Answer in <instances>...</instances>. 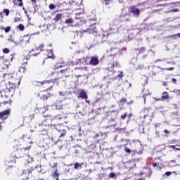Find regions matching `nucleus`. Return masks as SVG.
<instances>
[{
    "label": "nucleus",
    "mask_w": 180,
    "mask_h": 180,
    "mask_svg": "<svg viewBox=\"0 0 180 180\" xmlns=\"http://www.w3.org/2000/svg\"><path fill=\"white\" fill-rule=\"evenodd\" d=\"M1 66L3 68H9V65L8 63H3Z\"/></svg>",
    "instance_id": "nucleus-39"
},
{
    "label": "nucleus",
    "mask_w": 180,
    "mask_h": 180,
    "mask_svg": "<svg viewBox=\"0 0 180 180\" xmlns=\"http://www.w3.org/2000/svg\"><path fill=\"white\" fill-rule=\"evenodd\" d=\"M57 172H58V170L56 169L53 174L52 175V176L53 178H55V179L58 180V174Z\"/></svg>",
    "instance_id": "nucleus-29"
},
{
    "label": "nucleus",
    "mask_w": 180,
    "mask_h": 180,
    "mask_svg": "<svg viewBox=\"0 0 180 180\" xmlns=\"http://www.w3.org/2000/svg\"><path fill=\"white\" fill-rule=\"evenodd\" d=\"M54 127H56L58 131L60 132V135L59 137H65V134H67V131L65 129H58V127H61V124H54Z\"/></svg>",
    "instance_id": "nucleus-12"
},
{
    "label": "nucleus",
    "mask_w": 180,
    "mask_h": 180,
    "mask_svg": "<svg viewBox=\"0 0 180 180\" xmlns=\"http://www.w3.org/2000/svg\"><path fill=\"white\" fill-rule=\"evenodd\" d=\"M166 70H167V71H173L174 68H167Z\"/></svg>",
    "instance_id": "nucleus-50"
},
{
    "label": "nucleus",
    "mask_w": 180,
    "mask_h": 180,
    "mask_svg": "<svg viewBox=\"0 0 180 180\" xmlns=\"http://www.w3.org/2000/svg\"><path fill=\"white\" fill-rule=\"evenodd\" d=\"M44 117H45V119L43 120L41 124H39V127H47V126H53L56 124H53V122H54V120H56L57 118L56 117H53V116L51 115H44Z\"/></svg>",
    "instance_id": "nucleus-2"
},
{
    "label": "nucleus",
    "mask_w": 180,
    "mask_h": 180,
    "mask_svg": "<svg viewBox=\"0 0 180 180\" xmlns=\"http://www.w3.org/2000/svg\"><path fill=\"white\" fill-rule=\"evenodd\" d=\"M30 41V36H25L22 37L20 40L18 41V46H25L29 41Z\"/></svg>",
    "instance_id": "nucleus-6"
},
{
    "label": "nucleus",
    "mask_w": 180,
    "mask_h": 180,
    "mask_svg": "<svg viewBox=\"0 0 180 180\" xmlns=\"http://www.w3.org/2000/svg\"><path fill=\"white\" fill-rule=\"evenodd\" d=\"M77 11H79V12L77 11L76 13L77 15V18L80 19L82 22H84L85 20V16H86V14H85V12L84 11V9H77Z\"/></svg>",
    "instance_id": "nucleus-9"
},
{
    "label": "nucleus",
    "mask_w": 180,
    "mask_h": 180,
    "mask_svg": "<svg viewBox=\"0 0 180 180\" xmlns=\"http://www.w3.org/2000/svg\"><path fill=\"white\" fill-rule=\"evenodd\" d=\"M10 31H11V27H10V26L6 27L4 29L5 33H9Z\"/></svg>",
    "instance_id": "nucleus-38"
},
{
    "label": "nucleus",
    "mask_w": 180,
    "mask_h": 180,
    "mask_svg": "<svg viewBox=\"0 0 180 180\" xmlns=\"http://www.w3.org/2000/svg\"><path fill=\"white\" fill-rule=\"evenodd\" d=\"M37 49H38V50H40V51H43V49H44V44H40Z\"/></svg>",
    "instance_id": "nucleus-36"
},
{
    "label": "nucleus",
    "mask_w": 180,
    "mask_h": 180,
    "mask_svg": "<svg viewBox=\"0 0 180 180\" xmlns=\"http://www.w3.org/2000/svg\"><path fill=\"white\" fill-rule=\"evenodd\" d=\"M172 173L171 172H167L163 176H165V175L167 176H170V175L172 174Z\"/></svg>",
    "instance_id": "nucleus-43"
},
{
    "label": "nucleus",
    "mask_w": 180,
    "mask_h": 180,
    "mask_svg": "<svg viewBox=\"0 0 180 180\" xmlns=\"http://www.w3.org/2000/svg\"><path fill=\"white\" fill-rule=\"evenodd\" d=\"M177 96H180V90L179 89H174L173 91Z\"/></svg>",
    "instance_id": "nucleus-37"
},
{
    "label": "nucleus",
    "mask_w": 180,
    "mask_h": 180,
    "mask_svg": "<svg viewBox=\"0 0 180 180\" xmlns=\"http://www.w3.org/2000/svg\"><path fill=\"white\" fill-rule=\"evenodd\" d=\"M14 85H16V83H13L12 86L11 85H8L6 89V92H8V93H11V92H13L15 91V86Z\"/></svg>",
    "instance_id": "nucleus-17"
},
{
    "label": "nucleus",
    "mask_w": 180,
    "mask_h": 180,
    "mask_svg": "<svg viewBox=\"0 0 180 180\" xmlns=\"http://www.w3.org/2000/svg\"><path fill=\"white\" fill-rule=\"evenodd\" d=\"M115 176V173L111 172V173L109 174V178H113Z\"/></svg>",
    "instance_id": "nucleus-44"
},
{
    "label": "nucleus",
    "mask_w": 180,
    "mask_h": 180,
    "mask_svg": "<svg viewBox=\"0 0 180 180\" xmlns=\"http://www.w3.org/2000/svg\"><path fill=\"white\" fill-rule=\"evenodd\" d=\"M20 84V80H18L17 85H19Z\"/></svg>",
    "instance_id": "nucleus-61"
},
{
    "label": "nucleus",
    "mask_w": 180,
    "mask_h": 180,
    "mask_svg": "<svg viewBox=\"0 0 180 180\" xmlns=\"http://www.w3.org/2000/svg\"><path fill=\"white\" fill-rule=\"evenodd\" d=\"M82 163H78V162H75L74 164V169H81V168H82Z\"/></svg>",
    "instance_id": "nucleus-21"
},
{
    "label": "nucleus",
    "mask_w": 180,
    "mask_h": 180,
    "mask_svg": "<svg viewBox=\"0 0 180 180\" xmlns=\"http://www.w3.org/2000/svg\"><path fill=\"white\" fill-rule=\"evenodd\" d=\"M49 8L50 11H53V9H56V4H50L49 5Z\"/></svg>",
    "instance_id": "nucleus-32"
},
{
    "label": "nucleus",
    "mask_w": 180,
    "mask_h": 180,
    "mask_svg": "<svg viewBox=\"0 0 180 180\" xmlns=\"http://www.w3.org/2000/svg\"><path fill=\"white\" fill-rule=\"evenodd\" d=\"M169 148H172V150H176V151H180V148H176V146H169Z\"/></svg>",
    "instance_id": "nucleus-33"
},
{
    "label": "nucleus",
    "mask_w": 180,
    "mask_h": 180,
    "mask_svg": "<svg viewBox=\"0 0 180 180\" xmlns=\"http://www.w3.org/2000/svg\"><path fill=\"white\" fill-rule=\"evenodd\" d=\"M126 102H127V100L126 98H121L119 101L118 103H119V105H124L126 103Z\"/></svg>",
    "instance_id": "nucleus-27"
},
{
    "label": "nucleus",
    "mask_w": 180,
    "mask_h": 180,
    "mask_svg": "<svg viewBox=\"0 0 180 180\" xmlns=\"http://www.w3.org/2000/svg\"><path fill=\"white\" fill-rule=\"evenodd\" d=\"M4 13H6V16H8V15H9V9L5 8V9L4 10Z\"/></svg>",
    "instance_id": "nucleus-42"
},
{
    "label": "nucleus",
    "mask_w": 180,
    "mask_h": 180,
    "mask_svg": "<svg viewBox=\"0 0 180 180\" xmlns=\"http://www.w3.org/2000/svg\"><path fill=\"white\" fill-rule=\"evenodd\" d=\"M164 133H165L166 134H169V131L167 129H165L164 130Z\"/></svg>",
    "instance_id": "nucleus-49"
},
{
    "label": "nucleus",
    "mask_w": 180,
    "mask_h": 180,
    "mask_svg": "<svg viewBox=\"0 0 180 180\" xmlns=\"http://www.w3.org/2000/svg\"><path fill=\"white\" fill-rule=\"evenodd\" d=\"M11 115V109L5 110L2 112H0V120H6Z\"/></svg>",
    "instance_id": "nucleus-4"
},
{
    "label": "nucleus",
    "mask_w": 180,
    "mask_h": 180,
    "mask_svg": "<svg viewBox=\"0 0 180 180\" xmlns=\"http://www.w3.org/2000/svg\"><path fill=\"white\" fill-rule=\"evenodd\" d=\"M40 131H41V134H42V136L47 134V130L46 129V128H44L43 129H40Z\"/></svg>",
    "instance_id": "nucleus-35"
},
{
    "label": "nucleus",
    "mask_w": 180,
    "mask_h": 180,
    "mask_svg": "<svg viewBox=\"0 0 180 180\" xmlns=\"http://www.w3.org/2000/svg\"><path fill=\"white\" fill-rule=\"evenodd\" d=\"M25 150H30V146L25 148Z\"/></svg>",
    "instance_id": "nucleus-55"
},
{
    "label": "nucleus",
    "mask_w": 180,
    "mask_h": 180,
    "mask_svg": "<svg viewBox=\"0 0 180 180\" xmlns=\"http://www.w3.org/2000/svg\"><path fill=\"white\" fill-rule=\"evenodd\" d=\"M11 78H13V75L12 73H4L3 75V79L2 81L6 82L8 81V79H11Z\"/></svg>",
    "instance_id": "nucleus-14"
},
{
    "label": "nucleus",
    "mask_w": 180,
    "mask_h": 180,
    "mask_svg": "<svg viewBox=\"0 0 180 180\" xmlns=\"http://www.w3.org/2000/svg\"><path fill=\"white\" fill-rule=\"evenodd\" d=\"M58 78L51 79L50 80H44L41 82H37V85L44 89L46 92L51 91L54 85H58Z\"/></svg>",
    "instance_id": "nucleus-1"
},
{
    "label": "nucleus",
    "mask_w": 180,
    "mask_h": 180,
    "mask_svg": "<svg viewBox=\"0 0 180 180\" xmlns=\"http://www.w3.org/2000/svg\"><path fill=\"white\" fill-rule=\"evenodd\" d=\"M13 2L14 5H17V6H23V0H13Z\"/></svg>",
    "instance_id": "nucleus-18"
},
{
    "label": "nucleus",
    "mask_w": 180,
    "mask_h": 180,
    "mask_svg": "<svg viewBox=\"0 0 180 180\" xmlns=\"http://www.w3.org/2000/svg\"><path fill=\"white\" fill-rule=\"evenodd\" d=\"M142 94H143V98L144 101H146V98H147V96H151V93H150L148 89H147L146 88H143L142 89Z\"/></svg>",
    "instance_id": "nucleus-15"
},
{
    "label": "nucleus",
    "mask_w": 180,
    "mask_h": 180,
    "mask_svg": "<svg viewBox=\"0 0 180 180\" xmlns=\"http://www.w3.org/2000/svg\"><path fill=\"white\" fill-rule=\"evenodd\" d=\"M169 12H179V10H178L177 8H174L171 10Z\"/></svg>",
    "instance_id": "nucleus-45"
},
{
    "label": "nucleus",
    "mask_w": 180,
    "mask_h": 180,
    "mask_svg": "<svg viewBox=\"0 0 180 180\" xmlns=\"http://www.w3.org/2000/svg\"><path fill=\"white\" fill-rule=\"evenodd\" d=\"M4 60H5L4 56H0V61H4Z\"/></svg>",
    "instance_id": "nucleus-48"
},
{
    "label": "nucleus",
    "mask_w": 180,
    "mask_h": 180,
    "mask_svg": "<svg viewBox=\"0 0 180 180\" xmlns=\"http://www.w3.org/2000/svg\"><path fill=\"white\" fill-rule=\"evenodd\" d=\"M65 23H66V25H72L74 20L72 18H68L65 20Z\"/></svg>",
    "instance_id": "nucleus-25"
},
{
    "label": "nucleus",
    "mask_w": 180,
    "mask_h": 180,
    "mask_svg": "<svg viewBox=\"0 0 180 180\" xmlns=\"http://www.w3.org/2000/svg\"><path fill=\"white\" fill-rule=\"evenodd\" d=\"M2 130V125H1V123H0V131Z\"/></svg>",
    "instance_id": "nucleus-59"
},
{
    "label": "nucleus",
    "mask_w": 180,
    "mask_h": 180,
    "mask_svg": "<svg viewBox=\"0 0 180 180\" xmlns=\"http://www.w3.org/2000/svg\"><path fill=\"white\" fill-rule=\"evenodd\" d=\"M135 53L137 56L143 54L146 51V47L143 46L141 48H137L134 49Z\"/></svg>",
    "instance_id": "nucleus-16"
},
{
    "label": "nucleus",
    "mask_w": 180,
    "mask_h": 180,
    "mask_svg": "<svg viewBox=\"0 0 180 180\" xmlns=\"http://www.w3.org/2000/svg\"><path fill=\"white\" fill-rule=\"evenodd\" d=\"M112 1V0H102V4H104V5L108 6V5H110V2Z\"/></svg>",
    "instance_id": "nucleus-30"
},
{
    "label": "nucleus",
    "mask_w": 180,
    "mask_h": 180,
    "mask_svg": "<svg viewBox=\"0 0 180 180\" xmlns=\"http://www.w3.org/2000/svg\"><path fill=\"white\" fill-rule=\"evenodd\" d=\"M167 99H169V94H168V92L165 91L163 92L162 96V101H165Z\"/></svg>",
    "instance_id": "nucleus-19"
},
{
    "label": "nucleus",
    "mask_w": 180,
    "mask_h": 180,
    "mask_svg": "<svg viewBox=\"0 0 180 180\" xmlns=\"http://www.w3.org/2000/svg\"><path fill=\"white\" fill-rule=\"evenodd\" d=\"M153 167L154 168H155V167H158V163H153Z\"/></svg>",
    "instance_id": "nucleus-51"
},
{
    "label": "nucleus",
    "mask_w": 180,
    "mask_h": 180,
    "mask_svg": "<svg viewBox=\"0 0 180 180\" xmlns=\"http://www.w3.org/2000/svg\"><path fill=\"white\" fill-rule=\"evenodd\" d=\"M129 13H133L135 16H140V8L136 7V6H131L129 8Z\"/></svg>",
    "instance_id": "nucleus-7"
},
{
    "label": "nucleus",
    "mask_w": 180,
    "mask_h": 180,
    "mask_svg": "<svg viewBox=\"0 0 180 180\" xmlns=\"http://www.w3.org/2000/svg\"><path fill=\"white\" fill-rule=\"evenodd\" d=\"M19 72L25 74V72H26V68L25 67H20L19 69Z\"/></svg>",
    "instance_id": "nucleus-34"
},
{
    "label": "nucleus",
    "mask_w": 180,
    "mask_h": 180,
    "mask_svg": "<svg viewBox=\"0 0 180 180\" xmlns=\"http://www.w3.org/2000/svg\"><path fill=\"white\" fill-rule=\"evenodd\" d=\"M24 64H25L26 65H27V62H24Z\"/></svg>",
    "instance_id": "nucleus-63"
},
{
    "label": "nucleus",
    "mask_w": 180,
    "mask_h": 180,
    "mask_svg": "<svg viewBox=\"0 0 180 180\" xmlns=\"http://www.w3.org/2000/svg\"><path fill=\"white\" fill-rule=\"evenodd\" d=\"M61 18H63L61 13L56 14L55 18H53V20L54 22H58V20H60Z\"/></svg>",
    "instance_id": "nucleus-22"
},
{
    "label": "nucleus",
    "mask_w": 180,
    "mask_h": 180,
    "mask_svg": "<svg viewBox=\"0 0 180 180\" xmlns=\"http://www.w3.org/2000/svg\"><path fill=\"white\" fill-rule=\"evenodd\" d=\"M48 58H51L52 60H54V58H56V55H54L53 50H50L48 53Z\"/></svg>",
    "instance_id": "nucleus-20"
},
{
    "label": "nucleus",
    "mask_w": 180,
    "mask_h": 180,
    "mask_svg": "<svg viewBox=\"0 0 180 180\" xmlns=\"http://www.w3.org/2000/svg\"><path fill=\"white\" fill-rule=\"evenodd\" d=\"M95 25H96V22H94L87 28V33H89L90 34H94V33H98V29L96 28V26H95Z\"/></svg>",
    "instance_id": "nucleus-8"
},
{
    "label": "nucleus",
    "mask_w": 180,
    "mask_h": 180,
    "mask_svg": "<svg viewBox=\"0 0 180 180\" xmlns=\"http://www.w3.org/2000/svg\"><path fill=\"white\" fill-rule=\"evenodd\" d=\"M119 72L120 74L114 77L112 79H117V78H119V79H122V78L123 77V71H119Z\"/></svg>",
    "instance_id": "nucleus-23"
},
{
    "label": "nucleus",
    "mask_w": 180,
    "mask_h": 180,
    "mask_svg": "<svg viewBox=\"0 0 180 180\" xmlns=\"http://www.w3.org/2000/svg\"><path fill=\"white\" fill-rule=\"evenodd\" d=\"M66 71H67V69H65V70H60V72L63 73V72H65Z\"/></svg>",
    "instance_id": "nucleus-54"
},
{
    "label": "nucleus",
    "mask_w": 180,
    "mask_h": 180,
    "mask_svg": "<svg viewBox=\"0 0 180 180\" xmlns=\"http://www.w3.org/2000/svg\"><path fill=\"white\" fill-rule=\"evenodd\" d=\"M117 117V112H116V110L109 111L107 113V118L109 119V120H110L111 122H115Z\"/></svg>",
    "instance_id": "nucleus-5"
},
{
    "label": "nucleus",
    "mask_w": 180,
    "mask_h": 180,
    "mask_svg": "<svg viewBox=\"0 0 180 180\" xmlns=\"http://www.w3.org/2000/svg\"><path fill=\"white\" fill-rule=\"evenodd\" d=\"M46 92L47 91L44 90L40 91L37 94V98H39V99H41V101H47L49 98L53 96V94H51V93Z\"/></svg>",
    "instance_id": "nucleus-3"
},
{
    "label": "nucleus",
    "mask_w": 180,
    "mask_h": 180,
    "mask_svg": "<svg viewBox=\"0 0 180 180\" xmlns=\"http://www.w3.org/2000/svg\"><path fill=\"white\" fill-rule=\"evenodd\" d=\"M154 100L157 102V101H161V98H154Z\"/></svg>",
    "instance_id": "nucleus-53"
},
{
    "label": "nucleus",
    "mask_w": 180,
    "mask_h": 180,
    "mask_svg": "<svg viewBox=\"0 0 180 180\" xmlns=\"http://www.w3.org/2000/svg\"><path fill=\"white\" fill-rule=\"evenodd\" d=\"M32 4H36L37 2V0H30Z\"/></svg>",
    "instance_id": "nucleus-52"
},
{
    "label": "nucleus",
    "mask_w": 180,
    "mask_h": 180,
    "mask_svg": "<svg viewBox=\"0 0 180 180\" xmlns=\"http://www.w3.org/2000/svg\"><path fill=\"white\" fill-rule=\"evenodd\" d=\"M176 36H178L179 37H180V33L177 34Z\"/></svg>",
    "instance_id": "nucleus-62"
},
{
    "label": "nucleus",
    "mask_w": 180,
    "mask_h": 180,
    "mask_svg": "<svg viewBox=\"0 0 180 180\" xmlns=\"http://www.w3.org/2000/svg\"><path fill=\"white\" fill-rule=\"evenodd\" d=\"M3 53H4V54H8V53H9V49H8V48H4V49H3Z\"/></svg>",
    "instance_id": "nucleus-41"
},
{
    "label": "nucleus",
    "mask_w": 180,
    "mask_h": 180,
    "mask_svg": "<svg viewBox=\"0 0 180 180\" xmlns=\"http://www.w3.org/2000/svg\"><path fill=\"white\" fill-rule=\"evenodd\" d=\"M22 9L25 11V13H27V11H26V8H25V7H23Z\"/></svg>",
    "instance_id": "nucleus-57"
},
{
    "label": "nucleus",
    "mask_w": 180,
    "mask_h": 180,
    "mask_svg": "<svg viewBox=\"0 0 180 180\" xmlns=\"http://www.w3.org/2000/svg\"><path fill=\"white\" fill-rule=\"evenodd\" d=\"M163 86H167V82H164V83H163Z\"/></svg>",
    "instance_id": "nucleus-58"
},
{
    "label": "nucleus",
    "mask_w": 180,
    "mask_h": 180,
    "mask_svg": "<svg viewBox=\"0 0 180 180\" xmlns=\"http://www.w3.org/2000/svg\"><path fill=\"white\" fill-rule=\"evenodd\" d=\"M172 82H173V84H176V79L172 78Z\"/></svg>",
    "instance_id": "nucleus-47"
},
{
    "label": "nucleus",
    "mask_w": 180,
    "mask_h": 180,
    "mask_svg": "<svg viewBox=\"0 0 180 180\" xmlns=\"http://www.w3.org/2000/svg\"><path fill=\"white\" fill-rule=\"evenodd\" d=\"M117 65H119V63H117V61L115 62V67H117Z\"/></svg>",
    "instance_id": "nucleus-56"
},
{
    "label": "nucleus",
    "mask_w": 180,
    "mask_h": 180,
    "mask_svg": "<svg viewBox=\"0 0 180 180\" xmlns=\"http://www.w3.org/2000/svg\"><path fill=\"white\" fill-rule=\"evenodd\" d=\"M125 0H119V2H124Z\"/></svg>",
    "instance_id": "nucleus-60"
},
{
    "label": "nucleus",
    "mask_w": 180,
    "mask_h": 180,
    "mask_svg": "<svg viewBox=\"0 0 180 180\" xmlns=\"http://www.w3.org/2000/svg\"><path fill=\"white\" fill-rule=\"evenodd\" d=\"M17 27L20 32H23V30H25V25H23V24H19Z\"/></svg>",
    "instance_id": "nucleus-28"
},
{
    "label": "nucleus",
    "mask_w": 180,
    "mask_h": 180,
    "mask_svg": "<svg viewBox=\"0 0 180 180\" xmlns=\"http://www.w3.org/2000/svg\"><path fill=\"white\" fill-rule=\"evenodd\" d=\"M77 98H80L81 99H88V95L86 94V91L85 90L81 89H79V95Z\"/></svg>",
    "instance_id": "nucleus-10"
},
{
    "label": "nucleus",
    "mask_w": 180,
    "mask_h": 180,
    "mask_svg": "<svg viewBox=\"0 0 180 180\" xmlns=\"http://www.w3.org/2000/svg\"><path fill=\"white\" fill-rule=\"evenodd\" d=\"M86 102L87 103H89V101H87L86 99Z\"/></svg>",
    "instance_id": "nucleus-64"
},
{
    "label": "nucleus",
    "mask_w": 180,
    "mask_h": 180,
    "mask_svg": "<svg viewBox=\"0 0 180 180\" xmlns=\"http://www.w3.org/2000/svg\"><path fill=\"white\" fill-rule=\"evenodd\" d=\"M40 54V50L39 49L35 48L32 49L28 53L29 57H36V56H39Z\"/></svg>",
    "instance_id": "nucleus-11"
},
{
    "label": "nucleus",
    "mask_w": 180,
    "mask_h": 180,
    "mask_svg": "<svg viewBox=\"0 0 180 180\" xmlns=\"http://www.w3.org/2000/svg\"><path fill=\"white\" fill-rule=\"evenodd\" d=\"M127 116V113H124V114H123V115H122L121 116H120V119L122 120H124V119H126V117Z\"/></svg>",
    "instance_id": "nucleus-40"
},
{
    "label": "nucleus",
    "mask_w": 180,
    "mask_h": 180,
    "mask_svg": "<svg viewBox=\"0 0 180 180\" xmlns=\"http://www.w3.org/2000/svg\"><path fill=\"white\" fill-rule=\"evenodd\" d=\"M143 112L144 113L143 118L146 119L147 116H148V114L150 113V110H148V108H143Z\"/></svg>",
    "instance_id": "nucleus-24"
},
{
    "label": "nucleus",
    "mask_w": 180,
    "mask_h": 180,
    "mask_svg": "<svg viewBox=\"0 0 180 180\" xmlns=\"http://www.w3.org/2000/svg\"><path fill=\"white\" fill-rule=\"evenodd\" d=\"M124 150L127 154H131L133 152V150H130V148H129L127 146L124 147Z\"/></svg>",
    "instance_id": "nucleus-26"
},
{
    "label": "nucleus",
    "mask_w": 180,
    "mask_h": 180,
    "mask_svg": "<svg viewBox=\"0 0 180 180\" xmlns=\"http://www.w3.org/2000/svg\"><path fill=\"white\" fill-rule=\"evenodd\" d=\"M56 106L57 109H63V103L58 102L56 103Z\"/></svg>",
    "instance_id": "nucleus-31"
},
{
    "label": "nucleus",
    "mask_w": 180,
    "mask_h": 180,
    "mask_svg": "<svg viewBox=\"0 0 180 180\" xmlns=\"http://www.w3.org/2000/svg\"><path fill=\"white\" fill-rule=\"evenodd\" d=\"M90 65H98L99 64V60L98 59V56H92L91 57V60L89 61Z\"/></svg>",
    "instance_id": "nucleus-13"
},
{
    "label": "nucleus",
    "mask_w": 180,
    "mask_h": 180,
    "mask_svg": "<svg viewBox=\"0 0 180 180\" xmlns=\"http://www.w3.org/2000/svg\"><path fill=\"white\" fill-rule=\"evenodd\" d=\"M117 53H119V52H116L115 53H114V54H111V55H110V57H116L117 56Z\"/></svg>",
    "instance_id": "nucleus-46"
}]
</instances>
